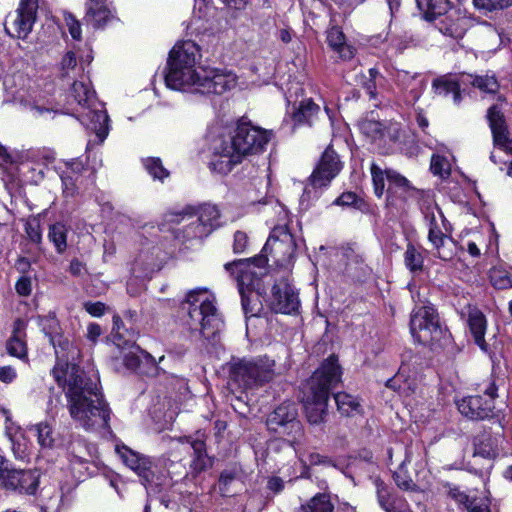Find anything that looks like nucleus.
Listing matches in <instances>:
<instances>
[{
	"instance_id": "obj_7",
	"label": "nucleus",
	"mask_w": 512,
	"mask_h": 512,
	"mask_svg": "<svg viewBox=\"0 0 512 512\" xmlns=\"http://www.w3.org/2000/svg\"><path fill=\"white\" fill-rule=\"evenodd\" d=\"M370 170L374 192L377 197H382L385 190V180L388 181L387 202L389 205L401 208L409 199L417 197L418 190L398 172L391 169L383 171L375 163H372Z\"/></svg>"
},
{
	"instance_id": "obj_20",
	"label": "nucleus",
	"mask_w": 512,
	"mask_h": 512,
	"mask_svg": "<svg viewBox=\"0 0 512 512\" xmlns=\"http://www.w3.org/2000/svg\"><path fill=\"white\" fill-rule=\"evenodd\" d=\"M425 220L428 226V239L431 244L441 242V240L449 237L451 225L447 222L439 207H427Z\"/></svg>"
},
{
	"instance_id": "obj_26",
	"label": "nucleus",
	"mask_w": 512,
	"mask_h": 512,
	"mask_svg": "<svg viewBox=\"0 0 512 512\" xmlns=\"http://www.w3.org/2000/svg\"><path fill=\"white\" fill-rule=\"evenodd\" d=\"M327 43L342 61H349L355 56L356 49L346 42L344 33L337 26L328 29Z\"/></svg>"
},
{
	"instance_id": "obj_43",
	"label": "nucleus",
	"mask_w": 512,
	"mask_h": 512,
	"mask_svg": "<svg viewBox=\"0 0 512 512\" xmlns=\"http://www.w3.org/2000/svg\"><path fill=\"white\" fill-rule=\"evenodd\" d=\"M407 461H410L408 460V457H406L405 460L400 464L398 470L394 472V481L396 485L402 490L415 491L417 486L405 470V463Z\"/></svg>"
},
{
	"instance_id": "obj_24",
	"label": "nucleus",
	"mask_w": 512,
	"mask_h": 512,
	"mask_svg": "<svg viewBox=\"0 0 512 512\" xmlns=\"http://www.w3.org/2000/svg\"><path fill=\"white\" fill-rule=\"evenodd\" d=\"M182 444H187L193 450V459L190 468L193 473L198 474L212 466V460L206 452V445L200 437H184L179 439Z\"/></svg>"
},
{
	"instance_id": "obj_9",
	"label": "nucleus",
	"mask_w": 512,
	"mask_h": 512,
	"mask_svg": "<svg viewBox=\"0 0 512 512\" xmlns=\"http://www.w3.org/2000/svg\"><path fill=\"white\" fill-rule=\"evenodd\" d=\"M341 169L342 163L337 153L331 147H327L308 178L300 199L301 205L307 208L312 200L319 197V191L330 185Z\"/></svg>"
},
{
	"instance_id": "obj_51",
	"label": "nucleus",
	"mask_w": 512,
	"mask_h": 512,
	"mask_svg": "<svg viewBox=\"0 0 512 512\" xmlns=\"http://www.w3.org/2000/svg\"><path fill=\"white\" fill-rule=\"evenodd\" d=\"M474 6L479 10L494 11L512 5V0H473Z\"/></svg>"
},
{
	"instance_id": "obj_39",
	"label": "nucleus",
	"mask_w": 512,
	"mask_h": 512,
	"mask_svg": "<svg viewBox=\"0 0 512 512\" xmlns=\"http://www.w3.org/2000/svg\"><path fill=\"white\" fill-rule=\"evenodd\" d=\"M377 496L380 506L386 512H392L393 509L400 508L403 503V501L393 495L383 483H377Z\"/></svg>"
},
{
	"instance_id": "obj_63",
	"label": "nucleus",
	"mask_w": 512,
	"mask_h": 512,
	"mask_svg": "<svg viewBox=\"0 0 512 512\" xmlns=\"http://www.w3.org/2000/svg\"><path fill=\"white\" fill-rule=\"evenodd\" d=\"M357 196L353 192H345L342 193L336 200V205L341 206H350L353 205L356 202Z\"/></svg>"
},
{
	"instance_id": "obj_12",
	"label": "nucleus",
	"mask_w": 512,
	"mask_h": 512,
	"mask_svg": "<svg viewBox=\"0 0 512 512\" xmlns=\"http://www.w3.org/2000/svg\"><path fill=\"white\" fill-rule=\"evenodd\" d=\"M497 391L498 387L493 379L478 384L480 394L464 397L458 401L459 412L472 420H482L490 417L495 409Z\"/></svg>"
},
{
	"instance_id": "obj_16",
	"label": "nucleus",
	"mask_w": 512,
	"mask_h": 512,
	"mask_svg": "<svg viewBox=\"0 0 512 512\" xmlns=\"http://www.w3.org/2000/svg\"><path fill=\"white\" fill-rule=\"evenodd\" d=\"M237 85V76L227 70L205 67L200 87L197 93L201 94H223L235 88Z\"/></svg>"
},
{
	"instance_id": "obj_15",
	"label": "nucleus",
	"mask_w": 512,
	"mask_h": 512,
	"mask_svg": "<svg viewBox=\"0 0 512 512\" xmlns=\"http://www.w3.org/2000/svg\"><path fill=\"white\" fill-rule=\"evenodd\" d=\"M296 243L293 235L288 231L286 226L275 227L264 248L265 253H270L275 261L283 264L288 263L294 256Z\"/></svg>"
},
{
	"instance_id": "obj_14",
	"label": "nucleus",
	"mask_w": 512,
	"mask_h": 512,
	"mask_svg": "<svg viewBox=\"0 0 512 512\" xmlns=\"http://www.w3.org/2000/svg\"><path fill=\"white\" fill-rule=\"evenodd\" d=\"M37 9L38 0H20L16 11L6 20V33L12 38L25 39L32 31Z\"/></svg>"
},
{
	"instance_id": "obj_61",
	"label": "nucleus",
	"mask_w": 512,
	"mask_h": 512,
	"mask_svg": "<svg viewBox=\"0 0 512 512\" xmlns=\"http://www.w3.org/2000/svg\"><path fill=\"white\" fill-rule=\"evenodd\" d=\"M30 109H31L33 115L37 116V117H45V118L52 119L54 117V115L57 113V111L54 110L53 108L41 106L38 104L32 105Z\"/></svg>"
},
{
	"instance_id": "obj_54",
	"label": "nucleus",
	"mask_w": 512,
	"mask_h": 512,
	"mask_svg": "<svg viewBox=\"0 0 512 512\" xmlns=\"http://www.w3.org/2000/svg\"><path fill=\"white\" fill-rule=\"evenodd\" d=\"M235 474L231 471H224L219 477V491L222 496H229L230 490L228 486L234 481Z\"/></svg>"
},
{
	"instance_id": "obj_62",
	"label": "nucleus",
	"mask_w": 512,
	"mask_h": 512,
	"mask_svg": "<svg viewBox=\"0 0 512 512\" xmlns=\"http://www.w3.org/2000/svg\"><path fill=\"white\" fill-rule=\"evenodd\" d=\"M474 445H475V452H474L475 455H481L483 457H490L494 453L493 443L490 441H489V443H487L485 445H481L480 443H478V438H476L474 441Z\"/></svg>"
},
{
	"instance_id": "obj_2",
	"label": "nucleus",
	"mask_w": 512,
	"mask_h": 512,
	"mask_svg": "<svg viewBox=\"0 0 512 512\" xmlns=\"http://www.w3.org/2000/svg\"><path fill=\"white\" fill-rule=\"evenodd\" d=\"M270 133L249 123H240L232 134L221 136L212 144L210 167L220 174H227L246 155L264 150Z\"/></svg>"
},
{
	"instance_id": "obj_13",
	"label": "nucleus",
	"mask_w": 512,
	"mask_h": 512,
	"mask_svg": "<svg viewBox=\"0 0 512 512\" xmlns=\"http://www.w3.org/2000/svg\"><path fill=\"white\" fill-rule=\"evenodd\" d=\"M267 263V259L263 256L253 259H239L225 264V269L231 275L235 276L238 283V290L241 295L242 307L247 314L250 312L249 297L247 292L254 287L255 282L262 275L261 269Z\"/></svg>"
},
{
	"instance_id": "obj_58",
	"label": "nucleus",
	"mask_w": 512,
	"mask_h": 512,
	"mask_svg": "<svg viewBox=\"0 0 512 512\" xmlns=\"http://www.w3.org/2000/svg\"><path fill=\"white\" fill-rule=\"evenodd\" d=\"M396 82L399 86H401L403 89L409 88L412 83L415 81V75H411L407 71H398L396 73Z\"/></svg>"
},
{
	"instance_id": "obj_34",
	"label": "nucleus",
	"mask_w": 512,
	"mask_h": 512,
	"mask_svg": "<svg viewBox=\"0 0 512 512\" xmlns=\"http://www.w3.org/2000/svg\"><path fill=\"white\" fill-rule=\"evenodd\" d=\"M416 3L427 20L444 15L450 7L449 0H416Z\"/></svg>"
},
{
	"instance_id": "obj_56",
	"label": "nucleus",
	"mask_w": 512,
	"mask_h": 512,
	"mask_svg": "<svg viewBox=\"0 0 512 512\" xmlns=\"http://www.w3.org/2000/svg\"><path fill=\"white\" fill-rule=\"evenodd\" d=\"M43 321V330L49 336L53 334H58L59 332V322L54 315H48L42 319Z\"/></svg>"
},
{
	"instance_id": "obj_50",
	"label": "nucleus",
	"mask_w": 512,
	"mask_h": 512,
	"mask_svg": "<svg viewBox=\"0 0 512 512\" xmlns=\"http://www.w3.org/2000/svg\"><path fill=\"white\" fill-rule=\"evenodd\" d=\"M430 169L434 175H438L442 178L450 174V164L448 160L440 155L432 156Z\"/></svg>"
},
{
	"instance_id": "obj_49",
	"label": "nucleus",
	"mask_w": 512,
	"mask_h": 512,
	"mask_svg": "<svg viewBox=\"0 0 512 512\" xmlns=\"http://www.w3.org/2000/svg\"><path fill=\"white\" fill-rule=\"evenodd\" d=\"M77 60L74 52L68 51L60 62V75L62 78H69L76 74Z\"/></svg>"
},
{
	"instance_id": "obj_48",
	"label": "nucleus",
	"mask_w": 512,
	"mask_h": 512,
	"mask_svg": "<svg viewBox=\"0 0 512 512\" xmlns=\"http://www.w3.org/2000/svg\"><path fill=\"white\" fill-rule=\"evenodd\" d=\"M368 74L369 78L363 83V87L370 98L375 99L377 97V87L382 83L384 78L376 68H370Z\"/></svg>"
},
{
	"instance_id": "obj_59",
	"label": "nucleus",
	"mask_w": 512,
	"mask_h": 512,
	"mask_svg": "<svg viewBox=\"0 0 512 512\" xmlns=\"http://www.w3.org/2000/svg\"><path fill=\"white\" fill-rule=\"evenodd\" d=\"M17 293L21 296H28L31 293V279L22 276L18 279L15 285Z\"/></svg>"
},
{
	"instance_id": "obj_35",
	"label": "nucleus",
	"mask_w": 512,
	"mask_h": 512,
	"mask_svg": "<svg viewBox=\"0 0 512 512\" xmlns=\"http://www.w3.org/2000/svg\"><path fill=\"white\" fill-rule=\"evenodd\" d=\"M338 411L345 416H352L359 414L362 410L359 400L345 392H340L334 395Z\"/></svg>"
},
{
	"instance_id": "obj_19",
	"label": "nucleus",
	"mask_w": 512,
	"mask_h": 512,
	"mask_svg": "<svg viewBox=\"0 0 512 512\" xmlns=\"http://www.w3.org/2000/svg\"><path fill=\"white\" fill-rule=\"evenodd\" d=\"M38 484L39 474L36 471L24 469H8L0 480L2 487L25 494H34Z\"/></svg>"
},
{
	"instance_id": "obj_40",
	"label": "nucleus",
	"mask_w": 512,
	"mask_h": 512,
	"mask_svg": "<svg viewBox=\"0 0 512 512\" xmlns=\"http://www.w3.org/2000/svg\"><path fill=\"white\" fill-rule=\"evenodd\" d=\"M404 262L411 272H420L423 269L424 258L415 246L408 244L404 253Z\"/></svg>"
},
{
	"instance_id": "obj_55",
	"label": "nucleus",
	"mask_w": 512,
	"mask_h": 512,
	"mask_svg": "<svg viewBox=\"0 0 512 512\" xmlns=\"http://www.w3.org/2000/svg\"><path fill=\"white\" fill-rule=\"evenodd\" d=\"M248 246V236L245 232L237 231L234 234L233 251L234 253L245 252Z\"/></svg>"
},
{
	"instance_id": "obj_36",
	"label": "nucleus",
	"mask_w": 512,
	"mask_h": 512,
	"mask_svg": "<svg viewBox=\"0 0 512 512\" xmlns=\"http://www.w3.org/2000/svg\"><path fill=\"white\" fill-rule=\"evenodd\" d=\"M207 226L203 225L198 219H194L184 225L181 230L177 233L176 237L183 241H189L194 239H203L210 235Z\"/></svg>"
},
{
	"instance_id": "obj_57",
	"label": "nucleus",
	"mask_w": 512,
	"mask_h": 512,
	"mask_svg": "<svg viewBox=\"0 0 512 512\" xmlns=\"http://www.w3.org/2000/svg\"><path fill=\"white\" fill-rule=\"evenodd\" d=\"M84 308L93 317H100L106 311V305L102 302H86Z\"/></svg>"
},
{
	"instance_id": "obj_64",
	"label": "nucleus",
	"mask_w": 512,
	"mask_h": 512,
	"mask_svg": "<svg viewBox=\"0 0 512 512\" xmlns=\"http://www.w3.org/2000/svg\"><path fill=\"white\" fill-rule=\"evenodd\" d=\"M102 334V329L100 327L99 324L97 323H90L88 326H87V338L95 343L98 338L100 337V335Z\"/></svg>"
},
{
	"instance_id": "obj_46",
	"label": "nucleus",
	"mask_w": 512,
	"mask_h": 512,
	"mask_svg": "<svg viewBox=\"0 0 512 512\" xmlns=\"http://www.w3.org/2000/svg\"><path fill=\"white\" fill-rule=\"evenodd\" d=\"M432 245L436 250L437 257L444 261L453 259L456 254V244L450 237L441 240V242L432 243Z\"/></svg>"
},
{
	"instance_id": "obj_27",
	"label": "nucleus",
	"mask_w": 512,
	"mask_h": 512,
	"mask_svg": "<svg viewBox=\"0 0 512 512\" xmlns=\"http://www.w3.org/2000/svg\"><path fill=\"white\" fill-rule=\"evenodd\" d=\"M6 435L11 442V448L16 459L28 460L31 455V445L19 427L12 423L6 426Z\"/></svg>"
},
{
	"instance_id": "obj_1",
	"label": "nucleus",
	"mask_w": 512,
	"mask_h": 512,
	"mask_svg": "<svg viewBox=\"0 0 512 512\" xmlns=\"http://www.w3.org/2000/svg\"><path fill=\"white\" fill-rule=\"evenodd\" d=\"M52 374L65 392L69 414L77 425L87 431L108 427L111 411L95 381L75 364L58 363Z\"/></svg>"
},
{
	"instance_id": "obj_8",
	"label": "nucleus",
	"mask_w": 512,
	"mask_h": 512,
	"mask_svg": "<svg viewBox=\"0 0 512 512\" xmlns=\"http://www.w3.org/2000/svg\"><path fill=\"white\" fill-rule=\"evenodd\" d=\"M275 375V361L267 357L241 359L230 365V379L243 389L262 386Z\"/></svg>"
},
{
	"instance_id": "obj_17",
	"label": "nucleus",
	"mask_w": 512,
	"mask_h": 512,
	"mask_svg": "<svg viewBox=\"0 0 512 512\" xmlns=\"http://www.w3.org/2000/svg\"><path fill=\"white\" fill-rule=\"evenodd\" d=\"M115 450L122 462L140 477L142 484L146 486L152 481L154 463L148 456L134 451L126 445H116Z\"/></svg>"
},
{
	"instance_id": "obj_31",
	"label": "nucleus",
	"mask_w": 512,
	"mask_h": 512,
	"mask_svg": "<svg viewBox=\"0 0 512 512\" xmlns=\"http://www.w3.org/2000/svg\"><path fill=\"white\" fill-rule=\"evenodd\" d=\"M468 326L474 338V342L483 350H487V343L485 341L486 332V319L482 312L479 310H472L468 316Z\"/></svg>"
},
{
	"instance_id": "obj_3",
	"label": "nucleus",
	"mask_w": 512,
	"mask_h": 512,
	"mask_svg": "<svg viewBox=\"0 0 512 512\" xmlns=\"http://www.w3.org/2000/svg\"><path fill=\"white\" fill-rule=\"evenodd\" d=\"M199 46L191 41L177 43L170 52L166 85L174 90L197 93L205 67L199 66Z\"/></svg>"
},
{
	"instance_id": "obj_42",
	"label": "nucleus",
	"mask_w": 512,
	"mask_h": 512,
	"mask_svg": "<svg viewBox=\"0 0 512 512\" xmlns=\"http://www.w3.org/2000/svg\"><path fill=\"white\" fill-rule=\"evenodd\" d=\"M48 237L56 247L58 253H62L66 250V229L64 225L56 223L50 226Z\"/></svg>"
},
{
	"instance_id": "obj_41",
	"label": "nucleus",
	"mask_w": 512,
	"mask_h": 512,
	"mask_svg": "<svg viewBox=\"0 0 512 512\" xmlns=\"http://www.w3.org/2000/svg\"><path fill=\"white\" fill-rule=\"evenodd\" d=\"M469 78L471 79V84L482 92L493 94L496 93L499 88V84L494 75H470Z\"/></svg>"
},
{
	"instance_id": "obj_22",
	"label": "nucleus",
	"mask_w": 512,
	"mask_h": 512,
	"mask_svg": "<svg viewBox=\"0 0 512 512\" xmlns=\"http://www.w3.org/2000/svg\"><path fill=\"white\" fill-rule=\"evenodd\" d=\"M487 118L493 134L494 145L506 152L512 153V140L508 136L503 114L492 106L488 110Z\"/></svg>"
},
{
	"instance_id": "obj_29",
	"label": "nucleus",
	"mask_w": 512,
	"mask_h": 512,
	"mask_svg": "<svg viewBox=\"0 0 512 512\" xmlns=\"http://www.w3.org/2000/svg\"><path fill=\"white\" fill-rule=\"evenodd\" d=\"M432 89L434 94L439 97L447 98L451 95L455 105H458L461 102L459 83L451 76H442L434 79L432 82Z\"/></svg>"
},
{
	"instance_id": "obj_4",
	"label": "nucleus",
	"mask_w": 512,
	"mask_h": 512,
	"mask_svg": "<svg viewBox=\"0 0 512 512\" xmlns=\"http://www.w3.org/2000/svg\"><path fill=\"white\" fill-rule=\"evenodd\" d=\"M341 379L338 359L330 356L313 373L305 386L303 406L311 424L321 423L327 414L329 392Z\"/></svg>"
},
{
	"instance_id": "obj_38",
	"label": "nucleus",
	"mask_w": 512,
	"mask_h": 512,
	"mask_svg": "<svg viewBox=\"0 0 512 512\" xmlns=\"http://www.w3.org/2000/svg\"><path fill=\"white\" fill-rule=\"evenodd\" d=\"M303 512H332L334 509L329 495L319 493L312 497L305 505H302Z\"/></svg>"
},
{
	"instance_id": "obj_47",
	"label": "nucleus",
	"mask_w": 512,
	"mask_h": 512,
	"mask_svg": "<svg viewBox=\"0 0 512 512\" xmlns=\"http://www.w3.org/2000/svg\"><path fill=\"white\" fill-rule=\"evenodd\" d=\"M145 169L154 178L162 181L169 176V172L163 167L159 158H147L143 161Z\"/></svg>"
},
{
	"instance_id": "obj_37",
	"label": "nucleus",
	"mask_w": 512,
	"mask_h": 512,
	"mask_svg": "<svg viewBox=\"0 0 512 512\" xmlns=\"http://www.w3.org/2000/svg\"><path fill=\"white\" fill-rule=\"evenodd\" d=\"M319 111V106L311 99L303 100L296 111L293 112V120L296 124H310L313 116Z\"/></svg>"
},
{
	"instance_id": "obj_10",
	"label": "nucleus",
	"mask_w": 512,
	"mask_h": 512,
	"mask_svg": "<svg viewBox=\"0 0 512 512\" xmlns=\"http://www.w3.org/2000/svg\"><path fill=\"white\" fill-rule=\"evenodd\" d=\"M266 425L270 431L286 437L289 446L300 445L304 439L302 423L298 419L294 403L284 402L276 407L267 417Z\"/></svg>"
},
{
	"instance_id": "obj_52",
	"label": "nucleus",
	"mask_w": 512,
	"mask_h": 512,
	"mask_svg": "<svg viewBox=\"0 0 512 512\" xmlns=\"http://www.w3.org/2000/svg\"><path fill=\"white\" fill-rule=\"evenodd\" d=\"M298 445H294V446H291L294 451H295V454L297 455V457L299 458V460L303 463V464H310V465H319V464H322V465H330L331 464V460L328 459L327 457L325 456H322L318 453H310L308 455L307 458H305V456L299 452L298 448H297Z\"/></svg>"
},
{
	"instance_id": "obj_45",
	"label": "nucleus",
	"mask_w": 512,
	"mask_h": 512,
	"mask_svg": "<svg viewBox=\"0 0 512 512\" xmlns=\"http://www.w3.org/2000/svg\"><path fill=\"white\" fill-rule=\"evenodd\" d=\"M37 436L38 443L41 447L50 448L54 443L52 437V428L47 423H38L30 428Z\"/></svg>"
},
{
	"instance_id": "obj_32",
	"label": "nucleus",
	"mask_w": 512,
	"mask_h": 512,
	"mask_svg": "<svg viewBox=\"0 0 512 512\" xmlns=\"http://www.w3.org/2000/svg\"><path fill=\"white\" fill-rule=\"evenodd\" d=\"M197 219L203 225L207 226L208 232L211 234L220 226V211L216 205L203 204L195 210Z\"/></svg>"
},
{
	"instance_id": "obj_28",
	"label": "nucleus",
	"mask_w": 512,
	"mask_h": 512,
	"mask_svg": "<svg viewBox=\"0 0 512 512\" xmlns=\"http://www.w3.org/2000/svg\"><path fill=\"white\" fill-rule=\"evenodd\" d=\"M125 346L128 351L123 355V363L125 367L130 370H136L139 367L141 361L140 356H142L148 363L154 365L155 369H159L157 364L162 363L165 359V356H161L157 362L150 353L143 351L139 346L132 342H125Z\"/></svg>"
},
{
	"instance_id": "obj_6",
	"label": "nucleus",
	"mask_w": 512,
	"mask_h": 512,
	"mask_svg": "<svg viewBox=\"0 0 512 512\" xmlns=\"http://www.w3.org/2000/svg\"><path fill=\"white\" fill-rule=\"evenodd\" d=\"M78 106V118L86 128L95 133L98 143L102 144L109 134V117L104 105L97 101L95 91L88 82L75 81L70 91Z\"/></svg>"
},
{
	"instance_id": "obj_11",
	"label": "nucleus",
	"mask_w": 512,
	"mask_h": 512,
	"mask_svg": "<svg viewBox=\"0 0 512 512\" xmlns=\"http://www.w3.org/2000/svg\"><path fill=\"white\" fill-rule=\"evenodd\" d=\"M410 332L413 338L423 345H434L448 336L432 306H420L413 309Z\"/></svg>"
},
{
	"instance_id": "obj_18",
	"label": "nucleus",
	"mask_w": 512,
	"mask_h": 512,
	"mask_svg": "<svg viewBox=\"0 0 512 512\" xmlns=\"http://www.w3.org/2000/svg\"><path fill=\"white\" fill-rule=\"evenodd\" d=\"M298 294L286 280L277 281L272 288L271 307L277 313L291 314L299 308Z\"/></svg>"
},
{
	"instance_id": "obj_60",
	"label": "nucleus",
	"mask_w": 512,
	"mask_h": 512,
	"mask_svg": "<svg viewBox=\"0 0 512 512\" xmlns=\"http://www.w3.org/2000/svg\"><path fill=\"white\" fill-rule=\"evenodd\" d=\"M17 378V372L12 366L0 367V381L5 384L12 383Z\"/></svg>"
},
{
	"instance_id": "obj_33",
	"label": "nucleus",
	"mask_w": 512,
	"mask_h": 512,
	"mask_svg": "<svg viewBox=\"0 0 512 512\" xmlns=\"http://www.w3.org/2000/svg\"><path fill=\"white\" fill-rule=\"evenodd\" d=\"M467 20L464 17L448 15L439 24V30L452 38H462L466 32Z\"/></svg>"
},
{
	"instance_id": "obj_53",
	"label": "nucleus",
	"mask_w": 512,
	"mask_h": 512,
	"mask_svg": "<svg viewBox=\"0 0 512 512\" xmlns=\"http://www.w3.org/2000/svg\"><path fill=\"white\" fill-rule=\"evenodd\" d=\"M25 232L29 238V240L35 244L41 243L42 240V231L40 228V223L38 220L33 219L27 221L25 225Z\"/></svg>"
},
{
	"instance_id": "obj_21",
	"label": "nucleus",
	"mask_w": 512,
	"mask_h": 512,
	"mask_svg": "<svg viewBox=\"0 0 512 512\" xmlns=\"http://www.w3.org/2000/svg\"><path fill=\"white\" fill-rule=\"evenodd\" d=\"M360 129L372 141H383L385 144L396 142L400 136V125L397 123L385 126L381 122L367 119L361 122Z\"/></svg>"
},
{
	"instance_id": "obj_30",
	"label": "nucleus",
	"mask_w": 512,
	"mask_h": 512,
	"mask_svg": "<svg viewBox=\"0 0 512 512\" xmlns=\"http://www.w3.org/2000/svg\"><path fill=\"white\" fill-rule=\"evenodd\" d=\"M111 17V11L106 0H88L86 20L94 28H100L106 24Z\"/></svg>"
},
{
	"instance_id": "obj_44",
	"label": "nucleus",
	"mask_w": 512,
	"mask_h": 512,
	"mask_svg": "<svg viewBox=\"0 0 512 512\" xmlns=\"http://www.w3.org/2000/svg\"><path fill=\"white\" fill-rule=\"evenodd\" d=\"M490 282L496 289H508L512 287V274L509 272L493 268L489 274Z\"/></svg>"
},
{
	"instance_id": "obj_23",
	"label": "nucleus",
	"mask_w": 512,
	"mask_h": 512,
	"mask_svg": "<svg viewBox=\"0 0 512 512\" xmlns=\"http://www.w3.org/2000/svg\"><path fill=\"white\" fill-rule=\"evenodd\" d=\"M447 495L456 503L463 505L467 512H490L489 500L486 496L477 497L467 495L458 487L446 484L444 486Z\"/></svg>"
},
{
	"instance_id": "obj_25",
	"label": "nucleus",
	"mask_w": 512,
	"mask_h": 512,
	"mask_svg": "<svg viewBox=\"0 0 512 512\" xmlns=\"http://www.w3.org/2000/svg\"><path fill=\"white\" fill-rule=\"evenodd\" d=\"M26 327L27 323L23 319L17 318L14 321L12 335L6 343V350L9 355L19 359H24L27 356Z\"/></svg>"
},
{
	"instance_id": "obj_5",
	"label": "nucleus",
	"mask_w": 512,
	"mask_h": 512,
	"mask_svg": "<svg viewBox=\"0 0 512 512\" xmlns=\"http://www.w3.org/2000/svg\"><path fill=\"white\" fill-rule=\"evenodd\" d=\"M215 301V296L204 288L193 289L187 293V325L191 332H198L202 337L209 339L221 330L223 321Z\"/></svg>"
}]
</instances>
